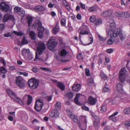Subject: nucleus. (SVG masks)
Instances as JSON below:
<instances>
[{"instance_id": "obj_16", "label": "nucleus", "mask_w": 130, "mask_h": 130, "mask_svg": "<svg viewBox=\"0 0 130 130\" xmlns=\"http://www.w3.org/2000/svg\"><path fill=\"white\" fill-rule=\"evenodd\" d=\"M81 88L80 85L78 84L76 85L74 84L72 87L73 90L77 92L79 91L81 89Z\"/></svg>"}, {"instance_id": "obj_19", "label": "nucleus", "mask_w": 130, "mask_h": 130, "mask_svg": "<svg viewBox=\"0 0 130 130\" xmlns=\"http://www.w3.org/2000/svg\"><path fill=\"white\" fill-rule=\"evenodd\" d=\"M68 53V52L65 50L62 49L60 52V57L61 58H64Z\"/></svg>"}, {"instance_id": "obj_51", "label": "nucleus", "mask_w": 130, "mask_h": 130, "mask_svg": "<svg viewBox=\"0 0 130 130\" xmlns=\"http://www.w3.org/2000/svg\"><path fill=\"white\" fill-rule=\"evenodd\" d=\"M100 110L101 112H104L106 111V109L105 106H102Z\"/></svg>"}, {"instance_id": "obj_50", "label": "nucleus", "mask_w": 130, "mask_h": 130, "mask_svg": "<svg viewBox=\"0 0 130 130\" xmlns=\"http://www.w3.org/2000/svg\"><path fill=\"white\" fill-rule=\"evenodd\" d=\"M77 58L79 60H81L83 58L82 55L81 53L78 54L77 56Z\"/></svg>"}, {"instance_id": "obj_37", "label": "nucleus", "mask_w": 130, "mask_h": 130, "mask_svg": "<svg viewBox=\"0 0 130 130\" xmlns=\"http://www.w3.org/2000/svg\"><path fill=\"white\" fill-rule=\"evenodd\" d=\"M0 71L1 73L4 74L6 73L7 71L6 69L3 67H1L0 68Z\"/></svg>"}, {"instance_id": "obj_63", "label": "nucleus", "mask_w": 130, "mask_h": 130, "mask_svg": "<svg viewBox=\"0 0 130 130\" xmlns=\"http://www.w3.org/2000/svg\"><path fill=\"white\" fill-rule=\"evenodd\" d=\"M81 17L82 16L80 14H78L76 16V18L78 20H80L81 19Z\"/></svg>"}, {"instance_id": "obj_56", "label": "nucleus", "mask_w": 130, "mask_h": 130, "mask_svg": "<svg viewBox=\"0 0 130 130\" xmlns=\"http://www.w3.org/2000/svg\"><path fill=\"white\" fill-rule=\"evenodd\" d=\"M129 15L128 13L127 12H124V17L123 18H127L129 17Z\"/></svg>"}, {"instance_id": "obj_52", "label": "nucleus", "mask_w": 130, "mask_h": 130, "mask_svg": "<svg viewBox=\"0 0 130 130\" xmlns=\"http://www.w3.org/2000/svg\"><path fill=\"white\" fill-rule=\"evenodd\" d=\"M19 73L20 75H23L25 76H27L28 75V74L25 72H19Z\"/></svg>"}, {"instance_id": "obj_26", "label": "nucleus", "mask_w": 130, "mask_h": 130, "mask_svg": "<svg viewBox=\"0 0 130 130\" xmlns=\"http://www.w3.org/2000/svg\"><path fill=\"white\" fill-rule=\"evenodd\" d=\"M29 35L31 38L33 40H35L36 34L35 32L33 31H31L29 33Z\"/></svg>"}, {"instance_id": "obj_5", "label": "nucleus", "mask_w": 130, "mask_h": 130, "mask_svg": "<svg viewBox=\"0 0 130 130\" xmlns=\"http://www.w3.org/2000/svg\"><path fill=\"white\" fill-rule=\"evenodd\" d=\"M39 81L38 80L31 78L28 82V84L30 88L32 89L36 88L38 86Z\"/></svg>"}, {"instance_id": "obj_34", "label": "nucleus", "mask_w": 130, "mask_h": 130, "mask_svg": "<svg viewBox=\"0 0 130 130\" xmlns=\"http://www.w3.org/2000/svg\"><path fill=\"white\" fill-rule=\"evenodd\" d=\"M70 117L74 122L76 123L78 122V119L76 116L74 115H72L70 116Z\"/></svg>"}, {"instance_id": "obj_23", "label": "nucleus", "mask_w": 130, "mask_h": 130, "mask_svg": "<svg viewBox=\"0 0 130 130\" xmlns=\"http://www.w3.org/2000/svg\"><path fill=\"white\" fill-rule=\"evenodd\" d=\"M35 9L37 11H41L44 10L45 9L44 7L40 5H38L36 7Z\"/></svg>"}, {"instance_id": "obj_9", "label": "nucleus", "mask_w": 130, "mask_h": 130, "mask_svg": "<svg viewBox=\"0 0 130 130\" xmlns=\"http://www.w3.org/2000/svg\"><path fill=\"white\" fill-rule=\"evenodd\" d=\"M79 34L82 35L88 34L89 31L88 28L86 25L82 26L78 29Z\"/></svg>"}, {"instance_id": "obj_27", "label": "nucleus", "mask_w": 130, "mask_h": 130, "mask_svg": "<svg viewBox=\"0 0 130 130\" xmlns=\"http://www.w3.org/2000/svg\"><path fill=\"white\" fill-rule=\"evenodd\" d=\"M57 85L58 88L61 90H64L65 88V86L62 83L59 82L57 83Z\"/></svg>"}, {"instance_id": "obj_36", "label": "nucleus", "mask_w": 130, "mask_h": 130, "mask_svg": "<svg viewBox=\"0 0 130 130\" xmlns=\"http://www.w3.org/2000/svg\"><path fill=\"white\" fill-rule=\"evenodd\" d=\"M102 21L101 19H97L96 20L95 22V24L96 25H98L102 23Z\"/></svg>"}, {"instance_id": "obj_47", "label": "nucleus", "mask_w": 130, "mask_h": 130, "mask_svg": "<svg viewBox=\"0 0 130 130\" xmlns=\"http://www.w3.org/2000/svg\"><path fill=\"white\" fill-rule=\"evenodd\" d=\"M88 82L89 83L91 84H92L93 82V81L92 78L90 77L88 79Z\"/></svg>"}, {"instance_id": "obj_14", "label": "nucleus", "mask_w": 130, "mask_h": 130, "mask_svg": "<svg viewBox=\"0 0 130 130\" xmlns=\"http://www.w3.org/2000/svg\"><path fill=\"white\" fill-rule=\"evenodd\" d=\"M10 19H12L13 20H14V17L13 16L11 15L6 14L4 16L3 19V21L4 22H5Z\"/></svg>"}, {"instance_id": "obj_32", "label": "nucleus", "mask_w": 130, "mask_h": 130, "mask_svg": "<svg viewBox=\"0 0 130 130\" xmlns=\"http://www.w3.org/2000/svg\"><path fill=\"white\" fill-rule=\"evenodd\" d=\"M27 96L28 97L27 104L29 105L32 101V97L31 96L29 95H28Z\"/></svg>"}, {"instance_id": "obj_24", "label": "nucleus", "mask_w": 130, "mask_h": 130, "mask_svg": "<svg viewBox=\"0 0 130 130\" xmlns=\"http://www.w3.org/2000/svg\"><path fill=\"white\" fill-rule=\"evenodd\" d=\"M100 119L99 118H98L95 119L93 122L94 126L95 127H97L100 123Z\"/></svg>"}, {"instance_id": "obj_43", "label": "nucleus", "mask_w": 130, "mask_h": 130, "mask_svg": "<svg viewBox=\"0 0 130 130\" xmlns=\"http://www.w3.org/2000/svg\"><path fill=\"white\" fill-rule=\"evenodd\" d=\"M90 19L91 22H95L96 20L95 17L94 15H92L90 18Z\"/></svg>"}, {"instance_id": "obj_44", "label": "nucleus", "mask_w": 130, "mask_h": 130, "mask_svg": "<svg viewBox=\"0 0 130 130\" xmlns=\"http://www.w3.org/2000/svg\"><path fill=\"white\" fill-rule=\"evenodd\" d=\"M110 26L111 28L110 29H113L116 27V24L112 22L110 24Z\"/></svg>"}, {"instance_id": "obj_30", "label": "nucleus", "mask_w": 130, "mask_h": 130, "mask_svg": "<svg viewBox=\"0 0 130 130\" xmlns=\"http://www.w3.org/2000/svg\"><path fill=\"white\" fill-rule=\"evenodd\" d=\"M119 36L120 39L122 41L125 38V34L123 33L121 31L120 32Z\"/></svg>"}, {"instance_id": "obj_38", "label": "nucleus", "mask_w": 130, "mask_h": 130, "mask_svg": "<svg viewBox=\"0 0 130 130\" xmlns=\"http://www.w3.org/2000/svg\"><path fill=\"white\" fill-rule=\"evenodd\" d=\"M13 33L17 35L18 36H21L23 35V33L21 31L18 32L17 31H13Z\"/></svg>"}, {"instance_id": "obj_57", "label": "nucleus", "mask_w": 130, "mask_h": 130, "mask_svg": "<svg viewBox=\"0 0 130 130\" xmlns=\"http://www.w3.org/2000/svg\"><path fill=\"white\" fill-rule=\"evenodd\" d=\"M125 125L127 127H129L130 126V120L127 121L125 122Z\"/></svg>"}, {"instance_id": "obj_4", "label": "nucleus", "mask_w": 130, "mask_h": 130, "mask_svg": "<svg viewBox=\"0 0 130 130\" xmlns=\"http://www.w3.org/2000/svg\"><path fill=\"white\" fill-rule=\"evenodd\" d=\"M15 80L16 84L20 88H23L25 87L26 82L21 76L16 77Z\"/></svg>"}, {"instance_id": "obj_46", "label": "nucleus", "mask_w": 130, "mask_h": 130, "mask_svg": "<svg viewBox=\"0 0 130 130\" xmlns=\"http://www.w3.org/2000/svg\"><path fill=\"white\" fill-rule=\"evenodd\" d=\"M96 10V8L94 7H90L89 9V11L91 12L95 11Z\"/></svg>"}, {"instance_id": "obj_22", "label": "nucleus", "mask_w": 130, "mask_h": 130, "mask_svg": "<svg viewBox=\"0 0 130 130\" xmlns=\"http://www.w3.org/2000/svg\"><path fill=\"white\" fill-rule=\"evenodd\" d=\"M12 99L16 102L19 103L21 105H24V103L20 99L17 97L15 95V96L13 97Z\"/></svg>"}, {"instance_id": "obj_12", "label": "nucleus", "mask_w": 130, "mask_h": 130, "mask_svg": "<svg viewBox=\"0 0 130 130\" xmlns=\"http://www.w3.org/2000/svg\"><path fill=\"white\" fill-rule=\"evenodd\" d=\"M50 115L51 117L56 118L59 116V113L57 110L53 109Z\"/></svg>"}, {"instance_id": "obj_8", "label": "nucleus", "mask_w": 130, "mask_h": 130, "mask_svg": "<svg viewBox=\"0 0 130 130\" xmlns=\"http://www.w3.org/2000/svg\"><path fill=\"white\" fill-rule=\"evenodd\" d=\"M43 105V101L40 99L37 100L35 105V109L37 112H39L41 110Z\"/></svg>"}, {"instance_id": "obj_2", "label": "nucleus", "mask_w": 130, "mask_h": 130, "mask_svg": "<svg viewBox=\"0 0 130 130\" xmlns=\"http://www.w3.org/2000/svg\"><path fill=\"white\" fill-rule=\"evenodd\" d=\"M41 23L39 21L37 20L32 26V28H35L37 27H38L37 28V30L38 31V36L40 38L42 37L44 31V28L41 26Z\"/></svg>"}, {"instance_id": "obj_62", "label": "nucleus", "mask_w": 130, "mask_h": 130, "mask_svg": "<svg viewBox=\"0 0 130 130\" xmlns=\"http://www.w3.org/2000/svg\"><path fill=\"white\" fill-rule=\"evenodd\" d=\"M54 4H52L51 3H50L48 4V6L49 8H52L53 7Z\"/></svg>"}, {"instance_id": "obj_33", "label": "nucleus", "mask_w": 130, "mask_h": 130, "mask_svg": "<svg viewBox=\"0 0 130 130\" xmlns=\"http://www.w3.org/2000/svg\"><path fill=\"white\" fill-rule=\"evenodd\" d=\"M124 113L125 114H130V108L127 107L125 108L123 110Z\"/></svg>"}, {"instance_id": "obj_55", "label": "nucleus", "mask_w": 130, "mask_h": 130, "mask_svg": "<svg viewBox=\"0 0 130 130\" xmlns=\"http://www.w3.org/2000/svg\"><path fill=\"white\" fill-rule=\"evenodd\" d=\"M101 75L102 76L103 79L104 80L106 79L107 78V76L106 75H105L103 73H102L101 74Z\"/></svg>"}, {"instance_id": "obj_35", "label": "nucleus", "mask_w": 130, "mask_h": 130, "mask_svg": "<svg viewBox=\"0 0 130 130\" xmlns=\"http://www.w3.org/2000/svg\"><path fill=\"white\" fill-rule=\"evenodd\" d=\"M28 43V41L27 40L26 38L25 37H24L23 38L22 41V45L27 44Z\"/></svg>"}, {"instance_id": "obj_29", "label": "nucleus", "mask_w": 130, "mask_h": 130, "mask_svg": "<svg viewBox=\"0 0 130 130\" xmlns=\"http://www.w3.org/2000/svg\"><path fill=\"white\" fill-rule=\"evenodd\" d=\"M114 41L115 39L111 37V38L107 40V43L109 45H111L114 43Z\"/></svg>"}, {"instance_id": "obj_54", "label": "nucleus", "mask_w": 130, "mask_h": 130, "mask_svg": "<svg viewBox=\"0 0 130 130\" xmlns=\"http://www.w3.org/2000/svg\"><path fill=\"white\" fill-rule=\"evenodd\" d=\"M82 108L86 111H88L89 110V108L86 106H84L82 107Z\"/></svg>"}, {"instance_id": "obj_3", "label": "nucleus", "mask_w": 130, "mask_h": 130, "mask_svg": "<svg viewBox=\"0 0 130 130\" xmlns=\"http://www.w3.org/2000/svg\"><path fill=\"white\" fill-rule=\"evenodd\" d=\"M87 121L85 116H82L80 117L79 126L82 130H86L87 128Z\"/></svg>"}, {"instance_id": "obj_39", "label": "nucleus", "mask_w": 130, "mask_h": 130, "mask_svg": "<svg viewBox=\"0 0 130 130\" xmlns=\"http://www.w3.org/2000/svg\"><path fill=\"white\" fill-rule=\"evenodd\" d=\"M32 21V18L31 17H29L28 19V26H30L31 25Z\"/></svg>"}, {"instance_id": "obj_41", "label": "nucleus", "mask_w": 130, "mask_h": 130, "mask_svg": "<svg viewBox=\"0 0 130 130\" xmlns=\"http://www.w3.org/2000/svg\"><path fill=\"white\" fill-rule=\"evenodd\" d=\"M60 103L57 102L55 105V108L57 109H59L60 108Z\"/></svg>"}, {"instance_id": "obj_6", "label": "nucleus", "mask_w": 130, "mask_h": 130, "mask_svg": "<svg viewBox=\"0 0 130 130\" xmlns=\"http://www.w3.org/2000/svg\"><path fill=\"white\" fill-rule=\"evenodd\" d=\"M126 72V70L125 68H122L120 71L119 78L120 81L122 83H124L125 80Z\"/></svg>"}, {"instance_id": "obj_42", "label": "nucleus", "mask_w": 130, "mask_h": 130, "mask_svg": "<svg viewBox=\"0 0 130 130\" xmlns=\"http://www.w3.org/2000/svg\"><path fill=\"white\" fill-rule=\"evenodd\" d=\"M21 9L18 6H16L14 8V10L15 12H17L18 14V12H20Z\"/></svg>"}, {"instance_id": "obj_59", "label": "nucleus", "mask_w": 130, "mask_h": 130, "mask_svg": "<svg viewBox=\"0 0 130 130\" xmlns=\"http://www.w3.org/2000/svg\"><path fill=\"white\" fill-rule=\"evenodd\" d=\"M98 37L100 40L101 41H103L105 40V39L102 36H101L99 34L98 35Z\"/></svg>"}, {"instance_id": "obj_13", "label": "nucleus", "mask_w": 130, "mask_h": 130, "mask_svg": "<svg viewBox=\"0 0 130 130\" xmlns=\"http://www.w3.org/2000/svg\"><path fill=\"white\" fill-rule=\"evenodd\" d=\"M59 29V23L57 22L52 30V33L55 35L58 32Z\"/></svg>"}, {"instance_id": "obj_25", "label": "nucleus", "mask_w": 130, "mask_h": 130, "mask_svg": "<svg viewBox=\"0 0 130 130\" xmlns=\"http://www.w3.org/2000/svg\"><path fill=\"white\" fill-rule=\"evenodd\" d=\"M7 92L8 95L12 99L13 97L15 96V94L10 90L7 89Z\"/></svg>"}, {"instance_id": "obj_10", "label": "nucleus", "mask_w": 130, "mask_h": 130, "mask_svg": "<svg viewBox=\"0 0 130 130\" xmlns=\"http://www.w3.org/2000/svg\"><path fill=\"white\" fill-rule=\"evenodd\" d=\"M0 9L3 11L7 12L9 10V6L5 2H3L0 4Z\"/></svg>"}, {"instance_id": "obj_61", "label": "nucleus", "mask_w": 130, "mask_h": 130, "mask_svg": "<svg viewBox=\"0 0 130 130\" xmlns=\"http://www.w3.org/2000/svg\"><path fill=\"white\" fill-rule=\"evenodd\" d=\"M67 114H68V115L69 116L70 115V117L72 115V113L71 112L70 110H68L67 111Z\"/></svg>"}, {"instance_id": "obj_20", "label": "nucleus", "mask_w": 130, "mask_h": 130, "mask_svg": "<svg viewBox=\"0 0 130 130\" xmlns=\"http://www.w3.org/2000/svg\"><path fill=\"white\" fill-rule=\"evenodd\" d=\"M81 94L80 93L77 94L76 95V96L74 99V102L77 105H80V103L78 102V99L80 97V95Z\"/></svg>"}, {"instance_id": "obj_15", "label": "nucleus", "mask_w": 130, "mask_h": 130, "mask_svg": "<svg viewBox=\"0 0 130 130\" xmlns=\"http://www.w3.org/2000/svg\"><path fill=\"white\" fill-rule=\"evenodd\" d=\"M88 102L89 104L91 105H94L96 103V100L92 97L90 96L88 98Z\"/></svg>"}, {"instance_id": "obj_1", "label": "nucleus", "mask_w": 130, "mask_h": 130, "mask_svg": "<svg viewBox=\"0 0 130 130\" xmlns=\"http://www.w3.org/2000/svg\"><path fill=\"white\" fill-rule=\"evenodd\" d=\"M46 48L44 43L41 42H39L38 44L37 48V52H36V59H39L43 61L44 60L42 59L40 55H42L44 51Z\"/></svg>"}, {"instance_id": "obj_11", "label": "nucleus", "mask_w": 130, "mask_h": 130, "mask_svg": "<svg viewBox=\"0 0 130 130\" xmlns=\"http://www.w3.org/2000/svg\"><path fill=\"white\" fill-rule=\"evenodd\" d=\"M120 32L119 28L116 29L114 31L110 30L108 31V35L110 36L112 35V34H113V36L114 38L117 37L119 35V33Z\"/></svg>"}, {"instance_id": "obj_45", "label": "nucleus", "mask_w": 130, "mask_h": 130, "mask_svg": "<svg viewBox=\"0 0 130 130\" xmlns=\"http://www.w3.org/2000/svg\"><path fill=\"white\" fill-rule=\"evenodd\" d=\"M103 91L105 92H109L110 91V89L109 88L106 87V85H105V87L103 88Z\"/></svg>"}, {"instance_id": "obj_21", "label": "nucleus", "mask_w": 130, "mask_h": 130, "mask_svg": "<svg viewBox=\"0 0 130 130\" xmlns=\"http://www.w3.org/2000/svg\"><path fill=\"white\" fill-rule=\"evenodd\" d=\"M30 53V51L29 49H26L25 48H23L22 51V54L23 56L27 55V56H28V55H29Z\"/></svg>"}, {"instance_id": "obj_60", "label": "nucleus", "mask_w": 130, "mask_h": 130, "mask_svg": "<svg viewBox=\"0 0 130 130\" xmlns=\"http://www.w3.org/2000/svg\"><path fill=\"white\" fill-rule=\"evenodd\" d=\"M32 71L36 73L38 71V69L34 67L33 68V69H32Z\"/></svg>"}, {"instance_id": "obj_18", "label": "nucleus", "mask_w": 130, "mask_h": 130, "mask_svg": "<svg viewBox=\"0 0 130 130\" xmlns=\"http://www.w3.org/2000/svg\"><path fill=\"white\" fill-rule=\"evenodd\" d=\"M118 113V112H115L112 115L109 117L108 119L110 120H111L115 122L116 120V117L115 116L117 115Z\"/></svg>"}, {"instance_id": "obj_40", "label": "nucleus", "mask_w": 130, "mask_h": 130, "mask_svg": "<svg viewBox=\"0 0 130 130\" xmlns=\"http://www.w3.org/2000/svg\"><path fill=\"white\" fill-rule=\"evenodd\" d=\"M25 14V11L21 9L20 12H18V14L21 17H23L24 16Z\"/></svg>"}, {"instance_id": "obj_48", "label": "nucleus", "mask_w": 130, "mask_h": 130, "mask_svg": "<svg viewBox=\"0 0 130 130\" xmlns=\"http://www.w3.org/2000/svg\"><path fill=\"white\" fill-rule=\"evenodd\" d=\"M66 20L65 19H62L61 21V24L62 26H65L66 23Z\"/></svg>"}, {"instance_id": "obj_49", "label": "nucleus", "mask_w": 130, "mask_h": 130, "mask_svg": "<svg viewBox=\"0 0 130 130\" xmlns=\"http://www.w3.org/2000/svg\"><path fill=\"white\" fill-rule=\"evenodd\" d=\"M85 72L86 75L87 76H89L90 75V74L89 73V70L88 69H85Z\"/></svg>"}, {"instance_id": "obj_64", "label": "nucleus", "mask_w": 130, "mask_h": 130, "mask_svg": "<svg viewBox=\"0 0 130 130\" xmlns=\"http://www.w3.org/2000/svg\"><path fill=\"white\" fill-rule=\"evenodd\" d=\"M4 25L3 24H0V29H3L4 27Z\"/></svg>"}, {"instance_id": "obj_7", "label": "nucleus", "mask_w": 130, "mask_h": 130, "mask_svg": "<svg viewBox=\"0 0 130 130\" xmlns=\"http://www.w3.org/2000/svg\"><path fill=\"white\" fill-rule=\"evenodd\" d=\"M57 42L54 39H50L47 42V46L48 48L51 50H53L56 46Z\"/></svg>"}, {"instance_id": "obj_53", "label": "nucleus", "mask_w": 130, "mask_h": 130, "mask_svg": "<svg viewBox=\"0 0 130 130\" xmlns=\"http://www.w3.org/2000/svg\"><path fill=\"white\" fill-rule=\"evenodd\" d=\"M90 39H91L90 42L88 44H84L83 43H82V42L80 40L81 42L84 45H89L90 44H91L93 42V39L92 38H90Z\"/></svg>"}, {"instance_id": "obj_31", "label": "nucleus", "mask_w": 130, "mask_h": 130, "mask_svg": "<svg viewBox=\"0 0 130 130\" xmlns=\"http://www.w3.org/2000/svg\"><path fill=\"white\" fill-rule=\"evenodd\" d=\"M66 96L69 99H70L73 97V94L71 92H69L66 94Z\"/></svg>"}, {"instance_id": "obj_28", "label": "nucleus", "mask_w": 130, "mask_h": 130, "mask_svg": "<svg viewBox=\"0 0 130 130\" xmlns=\"http://www.w3.org/2000/svg\"><path fill=\"white\" fill-rule=\"evenodd\" d=\"M111 14V13L109 11H106L102 13V15L104 17H108Z\"/></svg>"}, {"instance_id": "obj_17", "label": "nucleus", "mask_w": 130, "mask_h": 130, "mask_svg": "<svg viewBox=\"0 0 130 130\" xmlns=\"http://www.w3.org/2000/svg\"><path fill=\"white\" fill-rule=\"evenodd\" d=\"M123 84L118 83L117 86V88L118 91L120 93H122L124 92V90L122 88Z\"/></svg>"}, {"instance_id": "obj_58", "label": "nucleus", "mask_w": 130, "mask_h": 130, "mask_svg": "<svg viewBox=\"0 0 130 130\" xmlns=\"http://www.w3.org/2000/svg\"><path fill=\"white\" fill-rule=\"evenodd\" d=\"M107 51L108 53H112L113 51V50L112 48H110L108 49Z\"/></svg>"}]
</instances>
